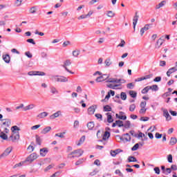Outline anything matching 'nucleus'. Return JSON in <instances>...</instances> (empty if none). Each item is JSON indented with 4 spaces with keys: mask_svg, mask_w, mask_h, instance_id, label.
I'll list each match as a JSON object with an SVG mask.
<instances>
[{
    "mask_svg": "<svg viewBox=\"0 0 177 177\" xmlns=\"http://www.w3.org/2000/svg\"><path fill=\"white\" fill-rule=\"evenodd\" d=\"M20 131V128L17 126H13L11 127V131L12 134L8 138L9 142H13L15 143V142H17L20 139V133L19 132Z\"/></svg>",
    "mask_w": 177,
    "mask_h": 177,
    "instance_id": "obj_1",
    "label": "nucleus"
},
{
    "mask_svg": "<svg viewBox=\"0 0 177 177\" xmlns=\"http://www.w3.org/2000/svg\"><path fill=\"white\" fill-rule=\"evenodd\" d=\"M1 121V127L3 128H9L12 124V121L9 118L2 119Z\"/></svg>",
    "mask_w": 177,
    "mask_h": 177,
    "instance_id": "obj_2",
    "label": "nucleus"
},
{
    "mask_svg": "<svg viewBox=\"0 0 177 177\" xmlns=\"http://www.w3.org/2000/svg\"><path fill=\"white\" fill-rule=\"evenodd\" d=\"M73 154H76V155L74 156ZM82 154H84V151L82 149H77V150L72 151L69 154V156H72V158H74L75 157H81V156H82Z\"/></svg>",
    "mask_w": 177,
    "mask_h": 177,
    "instance_id": "obj_3",
    "label": "nucleus"
},
{
    "mask_svg": "<svg viewBox=\"0 0 177 177\" xmlns=\"http://www.w3.org/2000/svg\"><path fill=\"white\" fill-rule=\"evenodd\" d=\"M37 158H38V155H37L35 153H32L29 156L27 157L25 161L26 162L31 163L33 161H35V160H37Z\"/></svg>",
    "mask_w": 177,
    "mask_h": 177,
    "instance_id": "obj_4",
    "label": "nucleus"
},
{
    "mask_svg": "<svg viewBox=\"0 0 177 177\" xmlns=\"http://www.w3.org/2000/svg\"><path fill=\"white\" fill-rule=\"evenodd\" d=\"M110 78V75L104 74L101 76L96 78V82H103V81H106V80H109Z\"/></svg>",
    "mask_w": 177,
    "mask_h": 177,
    "instance_id": "obj_5",
    "label": "nucleus"
},
{
    "mask_svg": "<svg viewBox=\"0 0 177 177\" xmlns=\"http://www.w3.org/2000/svg\"><path fill=\"white\" fill-rule=\"evenodd\" d=\"M71 64V61H70L69 59H67L64 62V65L62 66V67H64V68H65V70L68 73H70V74H74V72H71V71L68 70V68H67V66H70Z\"/></svg>",
    "mask_w": 177,
    "mask_h": 177,
    "instance_id": "obj_6",
    "label": "nucleus"
},
{
    "mask_svg": "<svg viewBox=\"0 0 177 177\" xmlns=\"http://www.w3.org/2000/svg\"><path fill=\"white\" fill-rule=\"evenodd\" d=\"M165 39H164V36H162L156 42V48L157 49H159V48H161V46L162 44H164Z\"/></svg>",
    "mask_w": 177,
    "mask_h": 177,
    "instance_id": "obj_7",
    "label": "nucleus"
},
{
    "mask_svg": "<svg viewBox=\"0 0 177 177\" xmlns=\"http://www.w3.org/2000/svg\"><path fill=\"white\" fill-rule=\"evenodd\" d=\"M139 20V15H138V12H136L135 16L133 19V30L135 31L136 28V24H138V21Z\"/></svg>",
    "mask_w": 177,
    "mask_h": 177,
    "instance_id": "obj_8",
    "label": "nucleus"
},
{
    "mask_svg": "<svg viewBox=\"0 0 177 177\" xmlns=\"http://www.w3.org/2000/svg\"><path fill=\"white\" fill-rule=\"evenodd\" d=\"M28 75H45V73L44 72H39V71H30L28 73Z\"/></svg>",
    "mask_w": 177,
    "mask_h": 177,
    "instance_id": "obj_9",
    "label": "nucleus"
},
{
    "mask_svg": "<svg viewBox=\"0 0 177 177\" xmlns=\"http://www.w3.org/2000/svg\"><path fill=\"white\" fill-rule=\"evenodd\" d=\"M163 115L165 117L167 121H171V120H172V117H171V115H169L167 109H163Z\"/></svg>",
    "mask_w": 177,
    "mask_h": 177,
    "instance_id": "obj_10",
    "label": "nucleus"
},
{
    "mask_svg": "<svg viewBox=\"0 0 177 177\" xmlns=\"http://www.w3.org/2000/svg\"><path fill=\"white\" fill-rule=\"evenodd\" d=\"M96 109H97L96 105H92L91 106H90L88 109V113L89 114V115H92L95 114V111Z\"/></svg>",
    "mask_w": 177,
    "mask_h": 177,
    "instance_id": "obj_11",
    "label": "nucleus"
},
{
    "mask_svg": "<svg viewBox=\"0 0 177 177\" xmlns=\"http://www.w3.org/2000/svg\"><path fill=\"white\" fill-rule=\"evenodd\" d=\"M50 92L52 95H59V90L55 87V86H51L50 87Z\"/></svg>",
    "mask_w": 177,
    "mask_h": 177,
    "instance_id": "obj_12",
    "label": "nucleus"
},
{
    "mask_svg": "<svg viewBox=\"0 0 177 177\" xmlns=\"http://www.w3.org/2000/svg\"><path fill=\"white\" fill-rule=\"evenodd\" d=\"M177 71L176 67H172L169 68L167 72V77H171V74H174V73Z\"/></svg>",
    "mask_w": 177,
    "mask_h": 177,
    "instance_id": "obj_13",
    "label": "nucleus"
},
{
    "mask_svg": "<svg viewBox=\"0 0 177 177\" xmlns=\"http://www.w3.org/2000/svg\"><path fill=\"white\" fill-rule=\"evenodd\" d=\"M59 115H62V111H57L56 113L50 116V120H55V118H57V117Z\"/></svg>",
    "mask_w": 177,
    "mask_h": 177,
    "instance_id": "obj_14",
    "label": "nucleus"
},
{
    "mask_svg": "<svg viewBox=\"0 0 177 177\" xmlns=\"http://www.w3.org/2000/svg\"><path fill=\"white\" fill-rule=\"evenodd\" d=\"M106 82H110L112 84H120V80L117 78H108Z\"/></svg>",
    "mask_w": 177,
    "mask_h": 177,
    "instance_id": "obj_15",
    "label": "nucleus"
},
{
    "mask_svg": "<svg viewBox=\"0 0 177 177\" xmlns=\"http://www.w3.org/2000/svg\"><path fill=\"white\" fill-rule=\"evenodd\" d=\"M48 148H42L40 149V156L41 157H45V156H46V154H48Z\"/></svg>",
    "mask_w": 177,
    "mask_h": 177,
    "instance_id": "obj_16",
    "label": "nucleus"
},
{
    "mask_svg": "<svg viewBox=\"0 0 177 177\" xmlns=\"http://www.w3.org/2000/svg\"><path fill=\"white\" fill-rule=\"evenodd\" d=\"M106 115L107 117V122L111 124V122H114V119H113V116L111 115V113H106Z\"/></svg>",
    "mask_w": 177,
    "mask_h": 177,
    "instance_id": "obj_17",
    "label": "nucleus"
},
{
    "mask_svg": "<svg viewBox=\"0 0 177 177\" xmlns=\"http://www.w3.org/2000/svg\"><path fill=\"white\" fill-rule=\"evenodd\" d=\"M58 82H68V78L64 76L59 75Z\"/></svg>",
    "mask_w": 177,
    "mask_h": 177,
    "instance_id": "obj_18",
    "label": "nucleus"
},
{
    "mask_svg": "<svg viewBox=\"0 0 177 177\" xmlns=\"http://www.w3.org/2000/svg\"><path fill=\"white\" fill-rule=\"evenodd\" d=\"M150 26H151V24H146L145 26V27L142 28L140 30V34L141 35H143V34H145V31H147V30H149V28H150Z\"/></svg>",
    "mask_w": 177,
    "mask_h": 177,
    "instance_id": "obj_19",
    "label": "nucleus"
},
{
    "mask_svg": "<svg viewBox=\"0 0 177 177\" xmlns=\"http://www.w3.org/2000/svg\"><path fill=\"white\" fill-rule=\"evenodd\" d=\"M10 153H12V148L8 147L7 148L4 152L3 153H1L3 155V157H8V154H10Z\"/></svg>",
    "mask_w": 177,
    "mask_h": 177,
    "instance_id": "obj_20",
    "label": "nucleus"
},
{
    "mask_svg": "<svg viewBox=\"0 0 177 177\" xmlns=\"http://www.w3.org/2000/svg\"><path fill=\"white\" fill-rule=\"evenodd\" d=\"M122 151V150H121L120 149H118L114 151H111V156H112V157H115L117 154H120V153H121Z\"/></svg>",
    "mask_w": 177,
    "mask_h": 177,
    "instance_id": "obj_21",
    "label": "nucleus"
},
{
    "mask_svg": "<svg viewBox=\"0 0 177 177\" xmlns=\"http://www.w3.org/2000/svg\"><path fill=\"white\" fill-rule=\"evenodd\" d=\"M50 129H52V127H46V128H44L41 131V133L42 135H46V133H48V132H50Z\"/></svg>",
    "mask_w": 177,
    "mask_h": 177,
    "instance_id": "obj_22",
    "label": "nucleus"
},
{
    "mask_svg": "<svg viewBox=\"0 0 177 177\" xmlns=\"http://www.w3.org/2000/svg\"><path fill=\"white\" fill-rule=\"evenodd\" d=\"M35 107V104H30L25 107H24V111H27V110H32Z\"/></svg>",
    "mask_w": 177,
    "mask_h": 177,
    "instance_id": "obj_23",
    "label": "nucleus"
},
{
    "mask_svg": "<svg viewBox=\"0 0 177 177\" xmlns=\"http://www.w3.org/2000/svg\"><path fill=\"white\" fill-rule=\"evenodd\" d=\"M3 59L6 63H10V56L8 54L3 55Z\"/></svg>",
    "mask_w": 177,
    "mask_h": 177,
    "instance_id": "obj_24",
    "label": "nucleus"
},
{
    "mask_svg": "<svg viewBox=\"0 0 177 177\" xmlns=\"http://www.w3.org/2000/svg\"><path fill=\"white\" fill-rule=\"evenodd\" d=\"M87 128L89 131H92L95 128V123L93 122H90L87 123Z\"/></svg>",
    "mask_w": 177,
    "mask_h": 177,
    "instance_id": "obj_25",
    "label": "nucleus"
},
{
    "mask_svg": "<svg viewBox=\"0 0 177 177\" xmlns=\"http://www.w3.org/2000/svg\"><path fill=\"white\" fill-rule=\"evenodd\" d=\"M127 160L129 162H138V159L135 156H129Z\"/></svg>",
    "mask_w": 177,
    "mask_h": 177,
    "instance_id": "obj_26",
    "label": "nucleus"
},
{
    "mask_svg": "<svg viewBox=\"0 0 177 177\" xmlns=\"http://www.w3.org/2000/svg\"><path fill=\"white\" fill-rule=\"evenodd\" d=\"M109 138H110V132L105 131L102 137L103 140H107V139H109Z\"/></svg>",
    "mask_w": 177,
    "mask_h": 177,
    "instance_id": "obj_27",
    "label": "nucleus"
},
{
    "mask_svg": "<svg viewBox=\"0 0 177 177\" xmlns=\"http://www.w3.org/2000/svg\"><path fill=\"white\" fill-rule=\"evenodd\" d=\"M177 139L175 137H171L169 141V145L174 146V145H176Z\"/></svg>",
    "mask_w": 177,
    "mask_h": 177,
    "instance_id": "obj_28",
    "label": "nucleus"
},
{
    "mask_svg": "<svg viewBox=\"0 0 177 177\" xmlns=\"http://www.w3.org/2000/svg\"><path fill=\"white\" fill-rule=\"evenodd\" d=\"M84 142H85V136H83L80 138V140L77 143V146H81Z\"/></svg>",
    "mask_w": 177,
    "mask_h": 177,
    "instance_id": "obj_29",
    "label": "nucleus"
},
{
    "mask_svg": "<svg viewBox=\"0 0 177 177\" xmlns=\"http://www.w3.org/2000/svg\"><path fill=\"white\" fill-rule=\"evenodd\" d=\"M50 80L53 82H59V75H52Z\"/></svg>",
    "mask_w": 177,
    "mask_h": 177,
    "instance_id": "obj_30",
    "label": "nucleus"
},
{
    "mask_svg": "<svg viewBox=\"0 0 177 177\" xmlns=\"http://www.w3.org/2000/svg\"><path fill=\"white\" fill-rule=\"evenodd\" d=\"M0 138L3 139V140H9V139L8 138V135L4 133L3 132L0 133Z\"/></svg>",
    "mask_w": 177,
    "mask_h": 177,
    "instance_id": "obj_31",
    "label": "nucleus"
},
{
    "mask_svg": "<svg viewBox=\"0 0 177 177\" xmlns=\"http://www.w3.org/2000/svg\"><path fill=\"white\" fill-rule=\"evenodd\" d=\"M38 118H45V117H48V113L47 112H42L37 115Z\"/></svg>",
    "mask_w": 177,
    "mask_h": 177,
    "instance_id": "obj_32",
    "label": "nucleus"
},
{
    "mask_svg": "<svg viewBox=\"0 0 177 177\" xmlns=\"http://www.w3.org/2000/svg\"><path fill=\"white\" fill-rule=\"evenodd\" d=\"M149 90L151 89V91H154L155 92H157L158 91V86L157 84H153L152 86H149Z\"/></svg>",
    "mask_w": 177,
    "mask_h": 177,
    "instance_id": "obj_33",
    "label": "nucleus"
},
{
    "mask_svg": "<svg viewBox=\"0 0 177 177\" xmlns=\"http://www.w3.org/2000/svg\"><path fill=\"white\" fill-rule=\"evenodd\" d=\"M35 138H36V143L39 145V146H41V144L42 143V140H41V137H39V136L38 135H36Z\"/></svg>",
    "mask_w": 177,
    "mask_h": 177,
    "instance_id": "obj_34",
    "label": "nucleus"
},
{
    "mask_svg": "<svg viewBox=\"0 0 177 177\" xmlns=\"http://www.w3.org/2000/svg\"><path fill=\"white\" fill-rule=\"evenodd\" d=\"M106 16H108V17L113 18L115 16V13L111 10H109V11H107Z\"/></svg>",
    "mask_w": 177,
    "mask_h": 177,
    "instance_id": "obj_35",
    "label": "nucleus"
},
{
    "mask_svg": "<svg viewBox=\"0 0 177 177\" xmlns=\"http://www.w3.org/2000/svg\"><path fill=\"white\" fill-rule=\"evenodd\" d=\"M80 53H81V51H80V50H75L73 51V56L74 57H78V56H80Z\"/></svg>",
    "mask_w": 177,
    "mask_h": 177,
    "instance_id": "obj_36",
    "label": "nucleus"
},
{
    "mask_svg": "<svg viewBox=\"0 0 177 177\" xmlns=\"http://www.w3.org/2000/svg\"><path fill=\"white\" fill-rule=\"evenodd\" d=\"M30 13L32 15H34L35 13H37V6L31 7L29 10Z\"/></svg>",
    "mask_w": 177,
    "mask_h": 177,
    "instance_id": "obj_37",
    "label": "nucleus"
},
{
    "mask_svg": "<svg viewBox=\"0 0 177 177\" xmlns=\"http://www.w3.org/2000/svg\"><path fill=\"white\" fill-rule=\"evenodd\" d=\"M150 91V87L148 86H146L145 88H144L142 90V93L143 95H146V93H147V92H149Z\"/></svg>",
    "mask_w": 177,
    "mask_h": 177,
    "instance_id": "obj_38",
    "label": "nucleus"
},
{
    "mask_svg": "<svg viewBox=\"0 0 177 177\" xmlns=\"http://www.w3.org/2000/svg\"><path fill=\"white\" fill-rule=\"evenodd\" d=\"M165 5V1H161L159 4L156 5V9H160V8H162Z\"/></svg>",
    "mask_w": 177,
    "mask_h": 177,
    "instance_id": "obj_39",
    "label": "nucleus"
},
{
    "mask_svg": "<svg viewBox=\"0 0 177 177\" xmlns=\"http://www.w3.org/2000/svg\"><path fill=\"white\" fill-rule=\"evenodd\" d=\"M117 86H121V84L113 85V84H110L107 85V87L110 88V89H115V88H117Z\"/></svg>",
    "mask_w": 177,
    "mask_h": 177,
    "instance_id": "obj_40",
    "label": "nucleus"
},
{
    "mask_svg": "<svg viewBox=\"0 0 177 177\" xmlns=\"http://www.w3.org/2000/svg\"><path fill=\"white\" fill-rule=\"evenodd\" d=\"M116 125L119 127V128H121V127H124V122L122 120H116Z\"/></svg>",
    "mask_w": 177,
    "mask_h": 177,
    "instance_id": "obj_41",
    "label": "nucleus"
},
{
    "mask_svg": "<svg viewBox=\"0 0 177 177\" xmlns=\"http://www.w3.org/2000/svg\"><path fill=\"white\" fill-rule=\"evenodd\" d=\"M53 167H55L54 164H51V165H48V167H46L44 169V172H48V171H50V169H52V168H53Z\"/></svg>",
    "mask_w": 177,
    "mask_h": 177,
    "instance_id": "obj_42",
    "label": "nucleus"
},
{
    "mask_svg": "<svg viewBox=\"0 0 177 177\" xmlns=\"http://www.w3.org/2000/svg\"><path fill=\"white\" fill-rule=\"evenodd\" d=\"M124 114V112H120V117H118L119 120H123L125 121L127 120V115H122Z\"/></svg>",
    "mask_w": 177,
    "mask_h": 177,
    "instance_id": "obj_43",
    "label": "nucleus"
},
{
    "mask_svg": "<svg viewBox=\"0 0 177 177\" xmlns=\"http://www.w3.org/2000/svg\"><path fill=\"white\" fill-rule=\"evenodd\" d=\"M126 129L131 128V122L127 120L124 122V126Z\"/></svg>",
    "mask_w": 177,
    "mask_h": 177,
    "instance_id": "obj_44",
    "label": "nucleus"
},
{
    "mask_svg": "<svg viewBox=\"0 0 177 177\" xmlns=\"http://www.w3.org/2000/svg\"><path fill=\"white\" fill-rule=\"evenodd\" d=\"M129 95L131 97L135 98L138 95V93L136 92L133 91H129Z\"/></svg>",
    "mask_w": 177,
    "mask_h": 177,
    "instance_id": "obj_45",
    "label": "nucleus"
},
{
    "mask_svg": "<svg viewBox=\"0 0 177 177\" xmlns=\"http://www.w3.org/2000/svg\"><path fill=\"white\" fill-rule=\"evenodd\" d=\"M127 89H133L135 88V84L133 83H129L127 84Z\"/></svg>",
    "mask_w": 177,
    "mask_h": 177,
    "instance_id": "obj_46",
    "label": "nucleus"
},
{
    "mask_svg": "<svg viewBox=\"0 0 177 177\" xmlns=\"http://www.w3.org/2000/svg\"><path fill=\"white\" fill-rule=\"evenodd\" d=\"M115 174H116V175H118L120 177H124V174H122V172H121L120 169H116Z\"/></svg>",
    "mask_w": 177,
    "mask_h": 177,
    "instance_id": "obj_47",
    "label": "nucleus"
},
{
    "mask_svg": "<svg viewBox=\"0 0 177 177\" xmlns=\"http://www.w3.org/2000/svg\"><path fill=\"white\" fill-rule=\"evenodd\" d=\"M120 97L122 100H127V93H125L124 92H122L120 94Z\"/></svg>",
    "mask_w": 177,
    "mask_h": 177,
    "instance_id": "obj_48",
    "label": "nucleus"
},
{
    "mask_svg": "<svg viewBox=\"0 0 177 177\" xmlns=\"http://www.w3.org/2000/svg\"><path fill=\"white\" fill-rule=\"evenodd\" d=\"M64 135H66V132H63V133H56L55 134V136L58 137V138H61V139H63L64 138Z\"/></svg>",
    "mask_w": 177,
    "mask_h": 177,
    "instance_id": "obj_49",
    "label": "nucleus"
},
{
    "mask_svg": "<svg viewBox=\"0 0 177 177\" xmlns=\"http://www.w3.org/2000/svg\"><path fill=\"white\" fill-rule=\"evenodd\" d=\"M139 149V143L135 144V145L131 148L132 151H136Z\"/></svg>",
    "mask_w": 177,
    "mask_h": 177,
    "instance_id": "obj_50",
    "label": "nucleus"
},
{
    "mask_svg": "<svg viewBox=\"0 0 177 177\" xmlns=\"http://www.w3.org/2000/svg\"><path fill=\"white\" fill-rule=\"evenodd\" d=\"M124 136H126L124 139L127 142H131V136H129V133H127L124 134Z\"/></svg>",
    "mask_w": 177,
    "mask_h": 177,
    "instance_id": "obj_51",
    "label": "nucleus"
},
{
    "mask_svg": "<svg viewBox=\"0 0 177 177\" xmlns=\"http://www.w3.org/2000/svg\"><path fill=\"white\" fill-rule=\"evenodd\" d=\"M124 46H125V41L122 39L120 44L118 45V48H124Z\"/></svg>",
    "mask_w": 177,
    "mask_h": 177,
    "instance_id": "obj_52",
    "label": "nucleus"
},
{
    "mask_svg": "<svg viewBox=\"0 0 177 177\" xmlns=\"http://www.w3.org/2000/svg\"><path fill=\"white\" fill-rule=\"evenodd\" d=\"M38 128H41V124H37V125L32 126L30 127V129L32 131H35V130L38 129Z\"/></svg>",
    "mask_w": 177,
    "mask_h": 177,
    "instance_id": "obj_53",
    "label": "nucleus"
},
{
    "mask_svg": "<svg viewBox=\"0 0 177 177\" xmlns=\"http://www.w3.org/2000/svg\"><path fill=\"white\" fill-rule=\"evenodd\" d=\"M135 109H136V105H135V104H131L129 106V111H135Z\"/></svg>",
    "mask_w": 177,
    "mask_h": 177,
    "instance_id": "obj_54",
    "label": "nucleus"
},
{
    "mask_svg": "<svg viewBox=\"0 0 177 177\" xmlns=\"http://www.w3.org/2000/svg\"><path fill=\"white\" fill-rule=\"evenodd\" d=\"M104 111H111V107L109 105L104 106Z\"/></svg>",
    "mask_w": 177,
    "mask_h": 177,
    "instance_id": "obj_55",
    "label": "nucleus"
},
{
    "mask_svg": "<svg viewBox=\"0 0 177 177\" xmlns=\"http://www.w3.org/2000/svg\"><path fill=\"white\" fill-rule=\"evenodd\" d=\"M95 117L97 120H100V121L103 120V116L100 113H96Z\"/></svg>",
    "mask_w": 177,
    "mask_h": 177,
    "instance_id": "obj_56",
    "label": "nucleus"
},
{
    "mask_svg": "<svg viewBox=\"0 0 177 177\" xmlns=\"http://www.w3.org/2000/svg\"><path fill=\"white\" fill-rule=\"evenodd\" d=\"M111 96V95H110V93H108V94L105 96V98L104 100H102L101 102H107V100L110 99Z\"/></svg>",
    "mask_w": 177,
    "mask_h": 177,
    "instance_id": "obj_57",
    "label": "nucleus"
},
{
    "mask_svg": "<svg viewBox=\"0 0 177 177\" xmlns=\"http://www.w3.org/2000/svg\"><path fill=\"white\" fill-rule=\"evenodd\" d=\"M84 158L79 159V160L75 162V165H81V164H82V162H84Z\"/></svg>",
    "mask_w": 177,
    "mask_h": 177,
    "instance_id": "obj_58",
    "label": "nucleus"
},
{
    "mask_svg": "<svg viewBox=\"0 0 177 177\" xmlns=\"http://www.w3.org/2000/svg\"><path fill=\"white\" fill-rule=\"evenodd\" d=\"M155 138L156 139H161L162 138V134H160V133H156Z\"/></svg>",
    "mask_w": 177,
    "mask_h": 177,
    "instance_id": "obj_59",
    "label": "nucleus"
},
{
    "mask_svg": "<svg viewBox=\"0 0 177 177\" xmlns=\"http://www.w3.org/2000/svg\"><path fill=\"white\" fill-rule=\"evenodd\" d=\"M149 120H150V118L149 117H141L140 119V121H149Z\"/></svg>",
    "mask_w": 177,
    "mask_h": 177,
    "instance_id": "obj_60",
    "label": "nucleus"
},
{
    "mask_svg": "<svg viewBox=\"0 0 177 177\" xmlns=\"http://www.w3.org/2000/svg\"><path fill=\"white\" fill-rule=\"evenodd\" d=\"M153 170L155 171V174H157V175H160V167H155Z\"/></svg>",
    "mask_w": 177,
    "mask_h": 177,
    "instance_id": "obj_61",
    "label": "nucleus"
},
{
    "mask_svg": "<svg viewBox=\"0 0 177 177\" xmlns=\"http://www.w3.org/2000/svg\"><path fill=\"white\" fill-rule=\"evenodd\" d=\"M26 41L29 44H32V45H35V41H34V39H28Z\"/></svg>",
    "mask_w": 177,
    "mask_h": 177,
    "instance_id": "obj_62",
    "label": "nucleus"
},
{
    "mask_svg": "<svg viewBox=\"0 0 177 177\" xmlns=\"http://www.w3.org/2000/svg\"><path fill=\"white\" fill-rule=\"evenodd\" d=\"M168 162L172 163V155L169 154L167 156Z\"/></svg>",
    "mask_w": 177,
    "mask_h": 177,
    "instance_id": "obj_63",
    "label": "nucleus"
},
{
    "mask_svg": "<svg viewBox=\"0 0 177 177\" xmlns=\"http://www.w3.org/2000/svg\"><path fill=\"white\" fill-rule=\"evenodd\" d=\"M105 64H106V66H107V67L111 66V62H110V59H106Z\"/></svg>",
    "mask_w": 177,
    "mask_h": 177,
    "instance_id": "obj_64",
    "label": "nucleus"
}]
</instances>
